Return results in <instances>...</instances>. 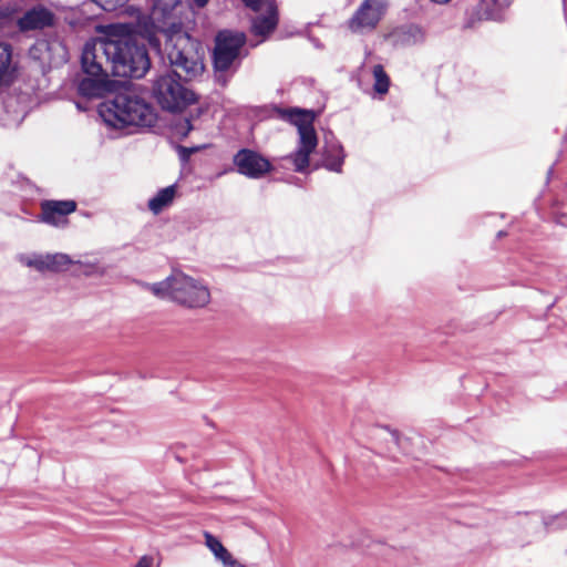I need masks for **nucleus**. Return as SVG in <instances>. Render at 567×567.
I'll return each instance as SVG.
<instances>
[{
	"label": "nucleus",
	"instance_id": "3",
	"mask_svg": "<svg viewBox=\"0 0 567 567\" xmlns=\"http://www.w3.org/2000/svg\"><path fill=\"white\" fill-rule=\"evenodd\" d=\"M152 293L189 309L204 308L210 302L208 286L182 271H173L165 280L147 284Z\"/></svg>",
	"mask_w": 567,
	"mask_h": 567
},
{
	"label": "nucleus",
	"instance_id": "9",
	"mask_svg": "<svg viewBox=\"0 0 567 567\" xmlns=\"http://www.w3.org/2000/svg\"><path fill=\"white\" fill-rule=\"evenodd\" d=\"M55 22V14L52 10L42 4H37L28 9L17 21V25L22 32L43 30L50 28Z\"/></svg>",
	"mask_w": 567,
	"mask_h": 567
},
{
	"label": "nucleus",
	"instance_id": "30",
	"mask_svg": "<svg viewBox=\"0 0 567 567\" xmlns=\"http://www.w3.org/2000/svg\"><path fill=\"white\" fill-rule=\"evenodd\" d=\"M565 217H566L565 215L556 216V217H555V221H556L557 224L565 225V223H564V220H563V218H565Z\"/></svg>",
	"mask_w": 567,
	"mask_h": 567
},
{
	"label": "nucleus",
	"instance_id": "13",
	"mask_svg": "<svg viewBox=\"0 0 567 567\" xmlns=\"http://www.w3.org/2000/svg\"><path fill=\"white\" fill-rule=\"evenodd\" d=\"M205 545L225 567H246L236 560L225 546L209 533H205Z\"/></svg>",
	"mask_w": 567,
	"mask_h": 567
},
{
	"label": "nucleus",
	"instance_id": "16",
	"mask_svg": "<svg viewBox=\"0 0 567 567\" xmlns=\"http://www.w3.org/2000/svg\"><path fill=\"white\" fill-rule=\"evenodd\" d=\"M175 195V185H171L158 190L157 194L148 200V209L155 215L159 214L164 208L173 203Z\"/></svg>",
	"mask_w": 567,
	"mask_h": 567
},
{
	"label": "nucleus",
	"instance_id": "14",
	"mask_svg": "<svg viewBox=\"0 0 567 567\" xmlns=\"http://www.w3.org/2000/svg\"><path fill=\"white\" fill-rule=\"evenodd\" d=\"M13 74L11 47L0 43V86L9 85L13 80Z\"/></svg>",
	"mask_w": 567,
	"mask_h": 567
},
{
	"label": "nucleus",
	"instance_id": "26",
	"mask_svg": "<svg viewBox=\"0 0 567 567\" xmlns=\"http://www.w3.org/2000/svg\"><path fill=\"white\" fill-rule=\"evenodd\" d=\"M197 151V148H187V147H184V146H181L179 147V155H181V158L183 161H187L189 158V156L195 152Z\"/></svg>",
	"mask_w": 567,
	"mask_h": 567
},
{
	"label": "nucleus",
	"instance_id": "20",
	"mask_svg": "<svg viewBox=\"0 0 567 567\" xmlns=\"http://www.w3.org/2000/svg\"><path fill=\"white\" fill-rule=\"evenodd\" d=\"M48 271H63L70 266L73 261L69 255L56 252V254H47L45 255Z\"/></svg>",
	"mask_w": 567,
	"mask_h": 567
},
{
	"label": "nucleus",
	"instance_id": "25",
	"mask_svg": "<svg viewBox=\"0 0 567 567\" xmlns=\"http://www.w3.org/2000/svg\"><path fill=\"white\" fill-rule=\"evenodd\" d=\"M245 4L251 8L255 11H260L264 8L269 9V6H272L267 0H243Z\"/></svg>",
	"mask_w": 567,
	"mask_h": 567
},
{
	"label": "nucleus",
	"instance_id": "29",
	"mask_svg": "<svg viewBox=\"0 0 567 567\" xmlns=\"http://www.w3.org/2000/svg\"><path fill=\"white\" fill-rule=\"evenodd\" d=\"M409 32L412 34H419L422 38V32L417 27L411 25L409 27Z\"/></svg>",
	"mask_w": 567,
	"mask_h": 567
},
{
	"label": "nucleus",
	"instance_id": "22",
	"mask_svg": "<svg viewBox=\"0 0 567 567\" xmlns=\"http://www.w3.org/2000/svg\"><path fill=\"white\" fill-rule=\"evenodd\" d=\"M24 264L28 267H32L39 271H47L48 270V264L45 259V255H35L33 257L27 258L24 260Z\"/></svg>",
	"mask_w": 567,
	"mask_h": 567
},
{
	"label": "nucleus",
	"instance_id": "21",
	"mask_svg": "<svg viewBox=\"0 0 567 567\" xmlns=\"http://www.w3.org/2000/svg\"><path fill=\"white\" fill-rule=\"evenodd\" d=\"M375 435L386 442H391L394 445H400V435L396 431L390 430L388 427H379L377 429Z\"/></svg>",
	"mask_w": 567,
	"mask_h": 567
},
{
	"label": "nucleus",
	"instance_id": "8",
	"mask_svg": "<svg viewBox=\"0 0 567 567\" xmlns=\"http://www.w3.org/2000/svg\"><path fill=\"white\" fill-rule=\"evenodd\" d=\"M234 164L239 174L249 178H260L271 168L267 158L248 148H243L235 154Z\"/></svg>",
	"mask_w": 567,
	"mask_h": 567
},
{
	"label": "nucleus",
	"instance_id": "23",
	"mask_svg": "<svg viewBox=\"0 0 567 567\" xmlns=\"http://www.w3.org/2000/svg\"><path fill=\"white\" fill-rule=\"evenodd\" d=\"M105 11H115L124 7L128 0H94Z\"/></svg>",
	"mask_w": 567,
	"mask_h": 567
},
{
	"label": "nucleus",
	"instance_id": "15",
	"mask_svg": "<svg viewBox=\"0 0 567 567\" xmlns=\"http://www.w3.org/2000/svg\"><path fill=\"white\" fill-rule=\"evenodd\" d=\"M277 22L276 9L269 6L267 16H259L254 19L251 30L256 35L266 37L276 28Z\"/></svg>",
	"mask_w": 567,
	"mask_h": 567
},
{
	"label": "nucleus",
	"instance_id": "10",
	"mask_svg": "<svg viewBox=\"0 0 567 567\" xmlns=\"http://www.w3.org/2000/svg\"><path fill=\"white\" fill-rule=\"evenodd\" d=\"M76 203L68 200H44L41 204V220L52 226L65 223V216L75 212Z\"/></svg>",
	"mask_w": 567,
	"mask_h": 567
},
{
	"label": "nucleus",
	"instance_id": "7",
	"mask_svg": "<svg viewBox=\"0 0 567 567\" xmlns=\"http://www.w3.org/2000/svg\"><path fill=\"white\" fill-rule=\"evenodd\" d=\"M386 9V0H363L349 20V29L357 33L374 30L385 14Z\"/></svg>",
	"mask_w": 567,
	"mask_h": 567
},
{
	"label": "nucleus",
	"instance_id": "17",
	"mask_svg": "<svg viewBox=\"0 0 567 567\" xmlns=\"http://www.w3.org/2000/svg\"><path fill=\"white\" fill-rule=\"evenodd\" d=\"M343 148L340 144L332 143L323 153V166L332 172L340 173L343 164Z\"/></svg>",
	"mask_w": 567,
	"mask_h": 567
},
{
	"label": "nucleus",
	"instance_id": "4",
	"mask_svg": "<svg viewBox=\"0 0 567 567\" xmlns=\"http://www.w3.org/2000/svg\"><path fill=\"white\" fill-rule=\"evenodd\" d=\"M282 118L289 121L298 128V147L285 161L291 163L296 172L303 173L309 166L310 154L318 145L317 133L313 127L315 114L300 109L280 110Z\"/></svg>",
	"mask_w": 567,
	"mask_h": 567
},
{
	"label": "nucleus",
	"instance_id": "31",
	"mask_svg": "<svg viewBox=\"0 0 567 567\" xmlns=\"http://www.w3.org/2000/svg\"><path fill=\"white\" fill-rule=\"evenodd\" d=\"M432 2H435V3H440V4H443V3H447L450 2L451 0H431Z\"/></svg>",
	"mask_w": 567,
	"mask_h": 567
},
{
	"label": "nucleus",
	"instance_id": "24",
	"mask_svg": "<svg viewBox=\"0 0 567 567\" xmlns=\"http://www.w3.org/2000/svg\"><path fill=\"white\" fill-rule=\"evenodd\" d=\"M174 130L176 134L183 137L187 136L189 132L193 130L190 120L188 117H183L178 120L174 125Z\"/></svg>",
	"mask_w": 567,
	"mask_h": 567
},
{
	"label": "nucleus",
	"instance_id": "28",
	"mask_svg": "<svg viewBox=\"0 0 567 567\" xmlns=\"http://www.w3.org/2000/svg\"><path fill=\"white\" fill-rule=\"evenodd\" d=\"M189 2L193 8L203 9L208 4L209 0H189Z\"/></svg>",
	"mask_w": 567,
	"mask_h": 567
},
{
	"label": "nucleus",
	"instance_id": "2",
	"mask_svg": "<svg viewBox=\"0 0 567 567\" xmlns=\"http://www.w3.org/2000/svg\"><path fill=\"white\" fill-rule=\"evenodd\" d=\"M99 114L107 126L114 128L151 127L156 122V113L152 105L130 89L103 101L99 105Z\"/></svg>",
	"mask_w": 567,
	"mask_h": 567
},
{
	"label": "nucleus",
	"instance_id": "19",
	"mask_svg": "<svg viewBox=\"0 0 567 567\" xmlns=\"http://www.w3.org/2000/svg\"><path fill=\"white\" fill-rule=\"evenodd\" d=\"M372 74L374 78L373 90L378 94H386L390 87V78L385 73L383 66L381 64H375L372 69Z\"/></svg>",
	"mask_w": 567,
	"mask_h": 567
},
{
	"label": "nucleus",
	"instance_id": "1",
	"mask_svg": "<svg viewBox=\"0 0 567 567\" xmlns=\"http://www.w3.org/2000/svg\"><path fill=\"white\" fill-rule=\"evenodd\" d=\"M181 3L156 0L148 13L137 10L134 22L111 23L104 27V38L86 42L81 64L86 74H101L103 63L114 76L143 78L151 68L148 52L134 34L146 40L157 53L164 52L172 66L187 75L199 74L204 66L198 55L199 43L187 32L177 17Z\"/></svg>",
	"mask_w": 567,
	"mask_h": 567
},
{
	"label": "nucleus",
	"instance_id": "6",
	"mask_svg": "<svg viewBox=\"0 0 567 567\" xmlns=\"http://www.w3.org/2000/svg\"><path fill=\"white\" fill-rule=\"evenodd\" d=\"M246 41L245 33L240 31L221 30L217 33L213 53L216 72L236 70L239 66L241 59L247 55Z\"/></svg>",
	"mask_w": 567,
	"mask_h": 567
},
{
	"label": "nucleus",
	"instance_id": "27",
	"mask_svg": "<svg viewBox=\"0 0 567 567\" xmlns=\"http://www.w3.org/2000/svg\"><path fill=\"white\" fill-rule=\"evenodd\" d=\"M153 558L148 556H143L140 558L135 567H152Z\"/></svg>",
	"mask_w": 567,
	"mask_h": 567
},
{
	"label": "nucleus",
	"instance_id": "11",
	"mask_svg": "<svg viewBox=\"0 0 567 567\" xmlns=\"http://www.w3.org/2000/svg\"><path fill=\"white\" fill-rule=\"evenodd\" d=\"M109 72L107 66L103 63V72L101 74H87V78L79 82V93L86 97L101 96L106 89Z\"/></svg>",
	"mask_w": 567,
	"mask_h": 567
},
{
	"label": "nucleus",
	"instance_id": "5",
	"mask_svg": "<svg viewBox=\"0 0 567 567\" xmlns=\"http://www.w3.org/2000/svg\"><path fill=\"white\" fill-rule=\"evenodd\" d=\"M172 72L159 75L153 84V95L161 107L168 112H179L195 102V94L185 87L181 80H189L197 74L187 75L181 68L173 66Z\"/></svg>",
	"mask_w": 567,
	"mask_h": 567
},
{
	"label": "nucleus",
	"instance_id": "12",
	"mask_svg": "<svg viewBox=\"0 0 567 567\" xmlns=\"http://www.w3.org/2000/svg\"><path fill=\"white\" fill-rule=\"evenodd\" d=\"M513 0H481L476 7L478 20H502Z\"/></svg>",
	"mask_w": 567,
	"mask_h": 567
},
{
	"label": "nucleus",
	"instance_id": "18",
	"mask_svg": "<svg viewBox=\"0 0 567 567\" xmlns=\"http://www.w3.org/2000/svg\"><path fill=\"white\" fill-rule=\"evenodd\" d=\"M543 527L546 533H554L567 529V511L542 517Z\"/></svg>",
	"mask_w": 567,
	"mask_h": 567
}]
</instances>
